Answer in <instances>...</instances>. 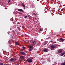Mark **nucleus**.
I'll return each mask as SVG.
<instances>
[{
  "label": "nucleus",
  "mask_w": 65,
  "mask_h": 65,
  "mask_svg": "<svg viewBox=\"0 0 65 65\" xmlns=\"http://www.w3.org/2000/svg\"><path fill=\"white\" fill-rule=\"evenodd\" d=\"M17 60V58H11L9 60L10 62H14Z\"/></svg>",
  "instance_id": "f257e3e1"
},
{
  "label": "nucleus",
  "mask_w": 65,
  "mask_h": 65,
  "mask_svg": "<svg viewBox=\"0 0 65 65\" xmlns=\"http://www.w3.org/2000/svg\"><path fill=\"white\" fill-rule=\"evenodd\" d=\"M27 61L28 63H31V62H33V60L30 58H29L27 59Z\"/></svg>",
  "instance_id": "f03ea898"
},
{
  "label": "nucleus",
  "mask_w": 65,
  "mask_h": 65,
  "mask_svg": "<svg viewBox=\"0 0 65 65\" xmlns=\"http://www.w3.org/2000/svg\"><path fill=\"white\" fill-rule=\"evenodd\" d=\"M33 49V46H29V51L30 52H31L32 51V50Z\"/></svg>",
  "instance_id": "7ed1b4c3"
},
{
  "label": "nucleus",
  "mask_w": 65,
  "mask_h": 65,
  "mask_svg": "<svg viewBox=\"0 0 65 65\" xmlns=\"http://www.w3.org/2000/svg\"><path fill=\"white\" fill-rule=\"evenodd\" d=\"M20 54L21 55H23V56H26V55L25 53L23 51L20 52Z\"/></svg>",
  "instance_id": "20e7f679"
},
{
  "label": "nucleus",
  "mask_w": 65,
  "mask_h": 65,
  "mask_svg": "<svg viewBox=\"0 0 65 65\" xmlns=\"http://www.w3.org/2000/svg\"><path fill=\"white\" fill-rule=\"evenodd\" d=\"M50 50H53L55 48V46L54 45H52L50 47Z\"/></svg>",
  "instance_id": "39448f33"
},
{
  "label": "nucleus",
  "mask_w": 65,
  "mask_h": 65,
  "mask_svg": "<svg viewBox=\"0 0 65 65\" xmlns=\"http://www.w3.org/2000/svg\"><path fill=\"white\" fill-rule=\"evenodd\" d=\"M58 53L60 54V53H61L62 52V50L61 49H59L58 50Z\"/></svg>",
  "instance_id": "423d86ee"
},
{
  "label": "nucleus",
  "mask_w": 65,
  "mask_h": 65,
  "mask_svg": "<svg viewBox=\"0 0 65 65\" xmlns=\"http://www.w3.org/2000/svg\"><path fill=\"white\" fill-rule=\"evenodd\" d=\"M32 43L33 45H35L36 43V42L35 41H32Z\"/></svg>",
  "instance_id": "0eeeda50"
},
{
  "label": "nucleus",
  "mask_w": 65,
  "mask_h": 65,
  "mask_svg": "<svg viewBox=\"0 0 65 65\" xmlns=\"http://www.w3.org/2000/svg\"><path fill=\"white\" fill-rule=\"evenodd\" d=\"M24 58V56H22L20 57L19 59L21 60H23Z\"/></svg>",
  "instance_id": "6e6552de"
},
{
  "label": "nucleus",
  "mask_w": 65,
  "mask_h": 65,
  "mask_svg": "<svg viewBox=\"0 0 65 65\" xmlns=\"http://www.w3.org/2000/svg\"><path fill=\"white\" fill-rule=\"evenodd\" d=\"M19 11H20V12H23L24 11L22 9H19L18 10Z\"/></svg>",
  "instance_id": "1a4fd4ad"
},
{
  "label": "nucleus",
  "mask_w": 65,
  "mask_h": 65,
  "mask_svg": "<svg viewBox=\"0 0 65 65\" xmlns=\"http://www.w3.org/2000/svg\"><path fill=\"white\" fill-rule=\"evenodd\" d=\"M47 51H48V50L47 49L45 48L43 52H47Z\"/></svg>",
  "instance_id": "9d476101"
},
{
  "label": "nucleus",
  "mask_w": 65,
  "mask_h": 65,
  "mask_svg": "<svg viewBox=\"0 0 65 65\" xmlns=\"http://www.w3.org/2000/svg\"><path fill=\"white\" fill-rule=\"evenodd\" d=\"M59 39L60 40H61V41L62 42H63L64 41V39H62V38H60Z\"/></svg>",
  "instance_id": "9b49d317"
},
{
  "label": "nucleus",
  "mask_w": 65,
  "mask_h": 65,
  "mask_svg": "<svg viewBox=\"0 0 65 65\" xmlns=\"http://www.w3.org/2000/svg\"><path fill=\"white\" fill-rule=\"evenodd\" d=\"M15 44L16 45H20V43L18 42H16Z\"/></svg>",
  "instance_id": "f8f14e48"
},
{
  "label": "nucleus",
  "mask_w": 65,
  "mask_h": 65,
  "mask_svg": "<svg viewBox=\"0 0 65 65\" xmlns=\"http://www.w3.org/2000/svg\"><path fill=\"white\" fill-rule=\"evenodd\" d=\"M55 47L56 48H58V45H57V44H56L55 45Z\"/></svg>",
  "instance_id": "ddd939ff"
},
{
  "label": "nucleus",
  "mask_w": 65,
  "mask_h": 65,
  "mask_svg": "<svg viewBox=\"0 0 65 65\" xmlns=\"http://www.w3.org/2000/svg\"><path fill=\"white\" fill-rule=\"evenodd\" d=\"M17 29L19 30V31H20V30H21V28H20L19 27H18Z\"/></svg>",
  "instance_id": "4468645a"
},
{
  "label": "nucleus",
  "mask_w": 65,
  "mask_h": 65,
  "mask_svg": "<svg viewBox=\"0 0 65 65\" xmlns=\"http://www.w3.org/2000/svg\"><path fill=\"white\" fill-rule=\"evenodd\" d=\"M22 6L23 7H24V8H25V5H24V4H23Z\"/></svg>",
  "instance_id": "2eb2a0df"
},
{
  "label": "nucleus",
  "mask_w": 65,
  "mask_h": 65,
  "mask_svg": "<svg viewBox=\"0 0 65 65\" xmlns=\"http://www.w3.org/2000/svg\"><path fill=\"white\" fill-rule=\"evenodd\" d=\"M61 65H65V63H62Z\"/></svg>",
  "instance_id": "dca6fc26"
},
{
  "label": "nucleus",
  "mask_w": 65,
  "mask_h": 65,
  "mask_svg": "<svg viewBox=\"0 0 65 65\" xmlns=\"http://www.w3.org/2000/svg\"><path fill=\"white\" fill-rule=\"evenodd\" d=\"M62 56H63L64 54H65V52H63V53H62Z\"/></svg>",
  "instance_id": "f3484780"
},
{
  "label": "nucleus",
  "mask_w": 65,
  "mask_h": 65,
  "mask_svg": "<svg viewBox=\"0 0 65 65\" xmlns=\"http://www.w3.org/2000/svg\"><path fill=\"white\" fill-rule=\"evenodd\" d=\"M22 48L24 50H25V49H26V48L25 47H23Z\"/></svg>",
  "instance_id": "a211bd4d"
},
{
  "label": "nucleus",
  "mask_w": 65,
  "mask_h": 65,
  "mask_svg": "<svg viewBox=\"0 0 65 65\" xmlns=\"http://www.w3.org/2000/svg\"><path fill=\"white\" fill-rule=\"evenodd\" d=\"M24 18L25 19H26V18H27V16L26 15L24 17Z\"/></svg>",
  "instance_id": "6ab92c4d"
},
{
  "label": "nucleus",
  "mask_w": 65,
  "mask_h": 65,
  "mask_svg": "<svg viewBox=\"0 0 65 65\" xmlns=\"http://www.w3.org/2000/svg\"><path fill=\"white\" fill-rule=\"evenodd\" d=\"M0 65H3V63H0Z\"/></svg>",
  "instance_id": "aec40b11"
},
{
  "label": "nucleus",
  "mask_w": 65,
  "mask_h": 65,
  "mask_svg": "<svg viewBox=\"0 0 65 65\" xmlns=\"http://www.w3.org/2000/svg\"><path fill=\"white\" fill-rule=\"evenodd\" d=\"M59 56H62V53L60 54H59Z\"/></svg>",
  "instance_id": "412c9836"
},
{
  "label": "nucleus",
  "mask_w": 65,
  "mask_h": 65,
  "mask_svg": "<svg viewBox=\"0 0 65 65\" xmlns=\"http://www.w3.org/2000/svg\"><path fill=\"white\" fill-rule=\"evenodd\" d=\"M32 15H36V14H35V13H32Z\"/></svg>",
  "instance_id": "4be33fe9"
},
{
  "label": "nucleus",
  "mask_w": 65,
  "mask_h": 65,
  "mask_svg": "<svg viewBox=\"0 0 65 65\" xmlns=\"http://www.w3.org/2000/svg\"><path fill=\"white\" fill-rule=\"evenodd\" d=\"M39 31H42V30H41V29H40V30H39Z\"/></svg>",
  "instance_id": "5701e85b"
},
{
  "label": "nucleus",
  "mask_w": 65,
  "mask_h": 65,
  "mask_svg": "<svg viewBox=\"0 0 65 65\" xmlns=\"http://www.w3.org/2000/svg\"><path fill=\"white\" fill-rule=\"evenodd\" d=\"M10 0H9L8 2V3H9L10 2Z\"/></svg>",
  "instance_id": "b1692460"
},
{
  "label": "nucleus",
  "mask_w": 65,
  "mask_h": 65,
  "mask_svg": "<svg viewBox=\"0 0 65 65\" xmlns=\"http://www.w3.org/2000/svg\"><path fill=\"white\" fill-rule=\"evenodd\" d=\"M19 63H17V64H16V65H19Z\"/></svg>",
  "instance_id": "393cba45"
},
{
  "label": "nucleus",
  "mask_w": 65,
  "mask_h": 65,
  "mask_svg": "<svg viewBox=\"0 0 65 65\" xmlns=\"http://www.w3.org/2000/svg\"><path fill=\"white\" fill-rule=\"evenodd\" d=\"M19 13L20 14H22V13H21V12H19Z\"/></svg>",
  "instance_id": "a878e982"
},
{
  "label": "nucleus",
  "mask_w": 65,
  "mask_h": 65,
  "mask_svg": "<svg viewBox=\"0 0 65 65\" xmlns=\"http://www.w3.org/2000/svg\"><path fill=\"white\" fill-rule=\"evenodd\" d=\"M50 42H53V41H50Z\"/></svg>",
  "instance_id": "bb28decb"
},
{
  "label": "nucleus",
  "mask_w": 65,
  "mask_h": 65,
  "mask_svg": "<svg viewBox=\"0 0 65 65\" xmlns=\"http://www.w3.org/2000/svg\"><path fill=\"white\" fill-rule=\"evenodd\" d=\"M60 46V45H58V46Z\"/></svg>",
  "instance_id": "cd10ccee"
},
{
  "label": "nucleus",
  "mask_w": 65,
  "mask_h": 65,
  "mask_svg": "<svg viewBox=\"0 0 65 65\" xmlns=\"http://www.w3.org/2000/svg\"><path fill=\"white\" fill-rule=\"evenodd\" d=\"M35 19H36V17H35Z\"/></svg>",
  "instance_id": "c85d7f7f"
},
{
  "label": "nucleus",
  "mask_w": 65,
  "mask_h": 65,
  "mask_svg": "<svg viewBox=\"0 0 65 65\" xmlns=\"http://www.w3.org/2000/svg\"><path fill=\"white\" fill-rule=\"evenodd\" d=\"M64 57H65V54L64 55Z\"/></svg>",
  "instance_id": "c756f323"
},
{
  "label": "nucleus",
  "mask_w": 65,
  "mask_h": 65,
  "mask_svg": "<svg viewBox=\"0 0 65 65\" xmlns=\"http://www.w3.org/2000/svg\"><path fill=\"white\" fill-rule=\"evenodd\" d=\"M29 19H31V18L30 17H29Z\"/></svg>",
  "instance_id": "7c9ffc66"
},
{
  "label": "nucleus",
  "mask_w": 65,
  "mask_h": 65,
  "mask_svg": "<svg viewBox=\"0 0 65 65\" xmlns=\"http://www.w3.org/2000/svg\"><path fill=\"white\" fill-rule=\"evenodd\" d=\"M17 65V64H15V65Z\"/></svg>",
  "instance_id": "2f4dec72"
}]
</instances>
